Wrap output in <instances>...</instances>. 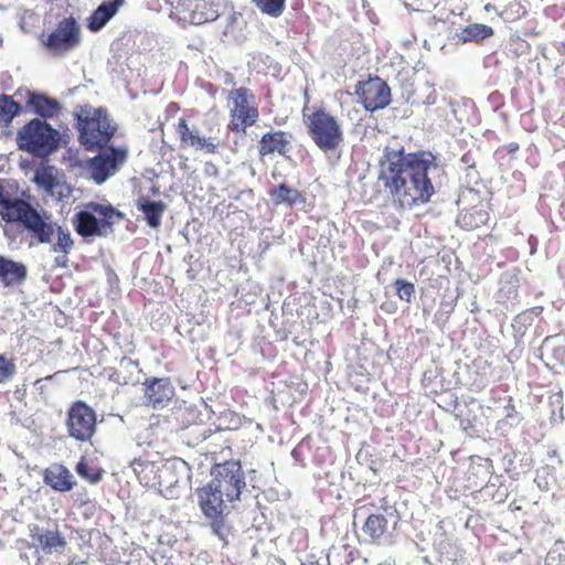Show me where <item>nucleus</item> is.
<instances>
[{
  "instance_id": "1",
  "label": "nucleus",
  "mask_w": 565,
  "mask_h": 565,
  "mask_svg": "<svg viewBox=\"0 0 565 565\" xmlns=\"http://www.w3.org/2000/svg\"><path fill=\"white\" fill-rule=\"evenodd\" d=\"M436 167L430 151L406 152L404 147H386L379 161L377 180L396 209L411 210L430 202L436 191L428 171Z\"/></svg>"
},
{
  "instance_id": "2",
  "label": "nucleus",
  "mask_w": 565,
  "mask_h": 565,
  "mask_svg": "<svg viewBox=\"0 0 565 565\" xmlns=\"http://www.w3.org/2000/svg\"><path fill=\"white\" fill-rule=\"evenodd\" d=\"M303 125L315 146L322 152H332L344 142V132L339 118L326 107L307 106L302 109Z\"/></svg>"
},
{
  "instance_id": "3",
  "label": "nucleus",
  "mask_w": 565,
  "mask_h": 565,
  "mask_svg": "<svg viewBox=\"0 0 565 565\" xmlns=\"http://www.w3.org/2000/svg\"><path fill=\"white\" fill-rule=\"evenodd\" d=\"M122 218L124 213L110 203L90 201L74 214L72 224L77 235L83 238L105 237L113 233L114 225Z\"/></svg>"
},
{
  "instance_id": "4",
  "label": "nucleus",
  "mask_w": 565,
  "mask_h": 565,
  "mask_svg": "<svg viewBox=\"0 0 565 565\" xmlns=\"http://www.w3.org/2000/svg\"><path fill=\"white\" fill-rule=\"evenodd\" d=\"M15 140L20 150L45 159L60 148L61 134L47 121L34 118L18 130Z\"/></svg>"
},
{
  "instance_id": "5",
  "label": "nucleus",
  "mask_w": 565,
  "mask_h": 565,
  "mask_svg": "<svg viewBox=\"0 0 565 565\" xmlns=\"http://www.w3.org/2000/svg\"><path fill=\"white\" fill-rule=\"evenodd\" d=\"M23 226L31 234L35 244L51 243L53 235H55V241L51 245V250L56 254L62 253L63 256H57L55 258V263L62 267L66 266L68 260L67 255L74 247V239L70 231L47 221L39 213L38 210L30 215Z\"/></svg>"
},
{
  "instance_id": "6",
  "label": "nucleus",
  "mask_w": 565,
  "mask_h": 565,
  "mask_svg": "<svg viewBox=\"0 0 565 565\" xmlns=\"http://www.w3.org/2000/svg\"><path fill=\"white\" fill-rule=\"evenodd\" d=\"M198 498V505L209 521V525L220 540L226 542V537L230 534L231 526L227 523V515L231 510L227 503H230L224 494L218 492L216 488H213L209 483L203 487H199L195 490Z\"/></svg>"
},
{
  "instance_id": "7",
  "label": "nucleus",
  "mask_w": 565,
  "mask_h": 565,
  "mask_svg": "<svg viewBox=\"0 0 565 565\" xmlns=\"http://www.w3.org/2000/svg\"><path fill=\"white\" fill-rule=\"evenodd\" d=\"M230 120L227 130L234 134H246L259 118L256 96L252 89L242 86L233 88L227 95Z\"/></svg>"
},
{
  "instance_id": "8",
  "label": "nucleus",
  "mask_w": 565,
  "mask_h": 565,
  "mask_svg": "<svg viewBox=\"0 0 565 565\" xmlns=\"http://www.w3.org/2000/svg\"><path fill=\"white\" fill-rule=\"evenodd\" d=\"M79 141L87 150L104 148L115 134L106 111L103 109L84 110L78 116Z\"/></svg>"
},
{
  "instance_id": "9",
  "label": "nucleus",
  "mask_w": 565,
  "mask_h": 565,
  "mask_svg": "<svg viewBox=\"0 0 565 565\" xmlns=\"http://www.w3.org/2000/svg\"><path fill=\"white\" fill-rule=\"evenodd\" d=\"M211 475L213 478L207 483L224 494L228 502L241 499L246 481L239 460L231 459L223 463H216L212 467Z\"/></svg>"
},
{
  "instance_id": "10",
  "label": "nucleus",
  "mask_w": 565,
  "mask_h": 565,
  "mask_svg": "<svg viewBox=\"0 0 565 565\" xmlns=\"http://www.w3.org/2000/svg\"><path fill=\"white\" fill-rule=\"evenodd\" d=\"M65 426L71 438L92 443L97 430V414L84 401H76L67 409Z\"/></svg>"
},
{
  "instance_id": "11",
  "label": "nucleus",
  "mask_w": 565,
  "mask_h": 565,
  "mask_svg": "<svg viewBox=\"0 0 565 565\" xmlns=\"http://www.w3.org/2000/svg\"><path fill=\"white\" fill-rule=\"evenodd\" d=\"M81 43V28L73 17L62 19L43 40L44 47L53 56H62Z\"/></svg>"
},
{
  "instance_id": "12",
  "label": "nucleus",
  "mask_w": 565,
  "mask_h": 565,
  "mask_svg": "<svg viewBox=\"0 0 565 565\" xmlns=\"http://www.w3.org/2000/svg\"><path fill=\"white\" fill-rule=\"evenodd\" d=\"M358 102L366 111L374 113L386 108L392 100L391 87L380 76H370L355 85Z\"/></svg>"
},
{
  "instance_id": "13",
  "label": "nucleus",
  "mask_w": 565,
  "mask_h": 565,
  "mask_svg": "<svg viewBox=\"0 0 565 565\" xmlns=\"http://www.w3.org/2000/svg\"><path fill=\"white\" fill-rule=\"evenodd\" d=\"M127 158V151L119 148H110L104 153H99L88 162L90 178L102 184L113 175Z\"/></svg>"
},
{
  "instance_id": "14",
  "label": "nucleus",
  "mask_w": 565,
  "mask_h": 565,
  "mask_svg": "<svg viewBox=\"0 0 565 565\" xmlns=\"http://www.w3.org/2000/svg\"><path fill=\"white\" fill-rule=\"evenodd\" d=\"M175 132L180 141V148H193L206 153H216L220 141L215 137H203L195 130H192L185 118H180L174 126Z\"/></svg>"
},
{
  "instance_id": "15",
  "label": "nucleus",
  "mask_w": 565,
  "mask_h": 565,
  "mask_svg": "<svg viewBox=\"0 0 565 565\" xmlns=\"http://www.w3.org/2000/svg\"><path fill=\"white\" fill-rule=\"evenodd\" d=\"M145 399L153 408L166 406L174 396V387L169 377H150L143 383Z\"/></svg>"
},
{
  "instance_id": "16",
  "label": "nucleus",
  "mask_w": 565,
  "mask_h": 565,
  "mask_svg": "<svg viewBox=\"0 0 565 565\" xmlns=\"http://www.w3.org/2000/svg\"><path fill=\"white\" fill-rule=\"evenodd\" d=\"M30 536L34 547L41 550L45 554L62 551L66 545L65 537L57 529L53 531L43 530L35 525L31 530Z\"/></svg>"
},
{
  "instance_id": "17",
  "label": "nucleus",
  "mask_w": 565,
  "mask_h": 565,
  "mask_svg": "<svg viewBox=\"0 0 565 565\" xmlns=\"http://www.w3.org/2000/svg\"><path fill=\"white\" fill-rule=\"evenodd\" d=\"M43 480L45 484L58 492L71 491L75 484L71 471L61 463H53L44 470Z\"/></svg>"
},
{
  "instance_id": "18",
  "label": "nucleus",
  "mask_w": 565,
  "mask_h": 565,
  "mask_svg": "<svg viewBox=\"0 0 565 565\" xmlns=\"http://www.w3.org/2000/svg\"><path fill=\"white\" fill-rule=\"evenodd\" d=\"M35 210L22 199L9 198L0 209V215L8 223H21L23 225Z\"/></svg>"
},
{
  "instance_id": "19",
  "label": "nucleus",
  "mask_w": 565,
  "mask_h": 565,
  "mask_svg": "<svg viewBox=\"0 0 565 565\" xmlns=\"http://www.w3.org/2000/svg\"><path fill=\"white\" fill-rule=\"evenodd\" d=\"M488 221L489 213L482 203L462 209L457 218L458 225L467 231L479 228Z\"/></svg>"
},
{
  "instance_id": "20",
  "label": "nucleus",
  "mask_w": 565,
  "mask_h": 565,
  "mask_svg": "<svg viewBox=\"0 0 565 565\" xmlns=\"http://www.w3.org/2000/svg\"><path fill=\"white\" fill-rule=\"evenodd\" d=\"M124 1L108 0L99 4L88 19V29L94 32L99 31L117 13Z\"/></svg>"
},
{
  "instance_id": "21",
  "label": "nucleus",
  "mask_w": 565,
  "mask_h": 565,
  "mask_svg": "<svg viewBox=\"0 0 565 565\" xmlns=\"http://www.w3.org/2000/svg\"><path fill=\"white\" fill-rule=\"evenodd\" d=\"M288 143L285 131L279 130L275 132H266L259 140L258 153L260 157H265L274 152L285 154Z\"/></svg>"
},
{
  "instance_id": "22",
  "label": "nucleus",
  "mask_w": 565,
  "mask_h": 565,
  "mask_svg": "<svg viewBox=\"0 0 565 565\" xmlns=\"http://www.w3.org/2000/svg\"><path fill=\"white\" fill-rule=\"evenodd\" d=\"M26 277V267L22 263H18L0 256V281L6 286L19 284Z\"/></svg>"
},
{
  "instance_id": "23",
  "label": "nucleus",
  "mask_w": 565,
  "mask_h": 565,
  "mask_svg": "<svg viewBox=\"0 0 565 565\" xmlns=\"http://www.w3.org/2000/svg\"><path fill=\"white\" fill-rule=\"evenodd\" d=\"M137 207L143 213L150 227L158 228L160 226L161 217L166 210L162 201H151L148 198L141 196L137 201Z\"/></svg>"
},
{
  "instance_id": "24",
  "label": "nucleus",
  "mask_w": 565,
  "mask_h": 565,
  "mask_svg": "<svg viewBox=\"0 0 565 565\" xmlns=\"http://www.w3.org/2000/svg\"><path fill=\"white\" fill-rule=\"evenodd\" d=\"M33 181L39 188L51 195H54L56 188L61 185L55 168L49 164H42L36 168Z\"/></svg>"
},
{
  "instance_id": "25",
  "label": "nucleus",
  "mask_w": 565,
  "mask_h": 565,
  "mask_svg": "<svg viewBox=\"0 0 565 565\" xmlns=\"http://www.w3.org/2000/svg\"><path fill=\"white\" fill-rule=\"evenodd\" d=\"M269 196L275 205L287 204L292 206L296 203L305 202L302 193L297 189L290 188L286 183H280L273 188L269 191Z\"/></svg>"
},
{
  "instance_id": "26",
  "label": "nucleus",
  "mask_w": 565,
  "mask_h": 565,
  "mask_svg": "<svg viewBox=\"0 0 565 565\" xmlns=\"http://www.w3.org/2000/svg\"><path fill=\"white\" fill-rule=\"evenodd\" d=\"M363 533L374 544H380L387 531V520L379 513L370 514L362 525Z\"/></svg>"
},
{
  "instance_id": "27",
  "label": "nucleus",
  "mask_w": 565,
  "mask_h": 565,
  "mask_svg": "<svg viewBox=\"0 0 565 565\" xmlns=\"http://www.w3.org/2000/svg\"><path fill=\"white\" fill-rule=\"evenodd\" d=\"M28 104L38 115L44 118L54 116V114L60 109L57 100L40 94H32Z\"/></svg>"
},
{
  "instance_id": "28",
  "label": "nucleus",
  "mask_w": 565,
  "mask_h": 565,
  "mask_svg": "<svg viewBox=\"0 0 565 565\" xmlns=\"http://www.w3.org/2000/svg\"><path fill=\"white\" fill-rule=\"evenodd\" d=\"M493 35L491 26L484 24H469L460 33V40L466 42H480Z\"/></svg>"
},
{
  "instance_id": "29",
  "label": "nucleus",
  "mask_w": 565,
  "mask_h": 565,
  "mask_svg": "<svg viewBox=\"0 0 565 565\" xmlns=\"http://www.w3.org/2000/svg\"><path fill=\"white\" fill-rule=\"evenodd\" d=\"M20 111L21 105L13 97L0 95V124H10Z\"/></svg>"
},
{
  "instance_id": "30",
  "label": "nucleus",
  "mask_w": 565,
  "mask_h": 565,
  "mask_svg": "<svg viewBox=\"0 0 565 565\" xmlns=\"http://www.w3.org/2000/svg\"><path fill=\"white\" fill-rule=\"evenodd\" d=\"M258 10L273 18H278L282 14L286 0H252Z\"/></svg>"
},
{
  "instance_id": "31",
  "label": "nucleus",
  "mask_w": 565,
  "mask_h": 565,
  "mask_svg": "<svg viewBox=\"0 0 565 565\" xmlns=\"http://www.w3.org/2000/svg\"><path fill=\"white\" fill-rule=\"evenodd\" d=\"M217 17L218 13L216 10L212 7L207 9V2L205 0L198 2L192 11V21L196 24L214 21Z\"/></svg>"
},
{
  "instance_id": "32",
  "label": "nucleus",
  "mask_w": 565,
  "mask_h": 565,
  "mask_svg": "<svg viewBox=\"0 0 565 565\" xmlns=\"http://www.w3.org/2000/svg\"><path fill=\"white\" fill-rule=\"evenodd\" d=\"M394 287L399 300L407 303L412 302L415 297V286L413 282L399 278L394 281Z\"/></svg>"
},
{
  "instance_id": "33",
  "label": "nucleus",
  "mask_w": 565,
  "mask_h": 565,
  "mask_svg": "<svg viewBox=\"0 0 565 565\" xmlns=\"http://www.w3.org/2000/svg\"><path fill=\"white\" fill-rule=\"evenodd\" d=\"M17 371L15 363L12 359L0 354V384L10 380Z\"/></svg>"
},
{
  "instance_id": "34",
  "label": "nucleus",
  "mask_w": 565,
  "mask_h": 565,
  "mask_svg": "<svg viewBox=\"0 0 565 565\" xmlns=\"http://www.w3.org/2000/svg\"><path fill=\"white\" fill-rule=\"evenodd\" d=\"M153 465H150V463H146V462H141L140 460H136L134 462V470L135 472L138 475L139 479L142 480V477H141V473L146 470H150L152 471L153 470Z\"/></svg>"
},
{
  "instance_id": "35",
  "label": "nucleus",
  "mask_w": 565,
  "mask_h": 565,
  "mask_svg": "<svg viewBox=\"0 0 565 565\" xmlns=\"http://www.w3.org/2000/svg\"><path fill=\"white\" fill-rule=\"evenodd\" d=\"M520 146L518 142H510L507 146H503L502 148H499L497 150V153H500L502 151H505L508 154H514L516 151H519Z\"/></svg>"
},
{
  "instance_id": "36",
  "label": "nucleus",
  "mask_w": 565,
  "mask_h": 565,
  "mask_svg": "<svg viewBox=\"0 0 565 565\" xmlns=\"http://www.w3.org/2000/svg\"><path fill=\"white\" fill-rule=\"evenodd\" d=\"M76 471L79 476L88 478L90 481H96L97 478H90L87 472V465L84 461H81L76 466Z\"/></svg>"
},
{
  "instance_id": "37",
  "label": "nucleus",
  "mask_w": 565,
  "mask_h": 565,
  "mask_svg": "<svg viewBox=\"0 0 565 565\" xmlns=\"http://www.w3.org/2000/svg\"><path fill=\"white\" fill-rule=\"evenodd\" d=\"M10 198L9 193L6 192L3 182L0 180V209Z\"/></svg>"
},
{
  "instance_id": "38",
  "label": "nucleus",
  "mask_w": 565,
  "mask_h": 565,
  "mask_svg": "<svg viewBox=\"0 0 565 565\" xmlns=\"http://www.w3.org/2000/svg\"><path fill=\"white\" fill-rule=\"evenodd\" d=\"M179 110H180V106L178 103L172 102L168 105V111L173 113V111H179Z\"/></svg>"
},
{
  "instance_id": "39",
  "label": "nucleus",
  "mask_w": 565,
  "mask_h": 565,
  "mask_svg": "<svg viewBox=\"0 0 565 565\" xmlns=\"http://www.w3.org/2000/svg\"><path fill=\"white\" fill-rule=\"evenodd\" d=\"M513 399L512 397H509V405L507 406V408L509 409L508 414H507V417H511L512 416V412L515 411L514 408V405H513Z\"/></svg>"
},
{
  "instance_id": "40",
  "label": "nucleus",
  "mask_w": 565,
  "mask_h": 565,
  "mask_svg": "<svg viewBox=\"0 0 565 565\" xmlns=\"http://www.w3.org/2000/svg\"><path fill=\"white\" fill-rule=\"evenodd\" d=\"M166 2H171V0H164Z\"/></svg>"
}]
</instances>
